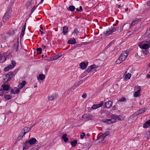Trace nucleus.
<instances>
[{"label": "nucleus", "instance_id": "obj_1", "mask_svg": "<svg viewBox=\"0 0 150 150\" xmlns=\"http://www.w3.org/2000/svg\"><path fill=\"white\" fill-rule=\"evenodd\" d=\"M129 49L123 52L119 57V59L116 61L117 64H119L123 61L126 58L128 55V53L130 51Z\"/></svg>", "mask_w": 150, "mask_h": 150}, {"label": "nucleus", "instance_id": "obj_2", "mask_svg": "<svg viewBox=\"0 0 150 150\" xmlns=\"http://www.w3.org/2000/svg\"><path fill=\"white\" fill-rule=\"evenodd\" d=\"M12 11V9L11 8H9L7 10L3 17V21L4 23H6L8 21L11 16Z\"/></svg>", "mask_w": 150, "mask_h": 150}, {"label": "nucleus", "instance_id": "obj_3", "mask_svg": "<svg viewBox=\"0 0 150 150\" xmlns=\"http://www.w3.org/2000/svg\"><path fill=\"white\" fill-rule=\"evenodd\" d=\"M14 76V74L12 72H8L4 76V82L6 83L11 80Z\"/></svg>", "mask_w": 150, "mask_h": 150}, {"label": "nucleus", "instance_id": "obj_4", "mask_svg": "<svg viewBox=\"0 0 150 150\" xmlns=\"http://www.w3.org/2000/svg\"><path fill=\"white\" fill-rule=\"evenodd\" d=\"M146 109L145 108H143V109H141L137 111L135 114H133L130 117L132 119L134 118L136 116H137V115H139L142 113H144L145 112L146 110Z\"/></svg>", "mask_w": 150, "mask_h": 150}, {"label": "nucleus", "instance_id": "obj_5", "mask_svg": "<svg viewBox=\"0 0 150 150\" xmlns=\"http://www.w3.org/2000/svg\"><path fill=\"white\" fill-rule=\"evenodd\" d=\"M138 46L139 47H150V42L142 41L139 43Z\"/></svg>", "mask_w": 150, "mask_h": 150}, {"label": "nucleus", "instance_id": "obj_6", "mask_svg": "<svg viewBox=\"0 0 150 150\" xmlns=\"http://www.w3.org/2000/svg\"><path fill=\"white\" fill-rule=\"evenodd\" d=\"M36 142H37V140L36 139L33 138L30 139L29 141H26L25 143V145H26V144H28L29 146V144L30 145H32L34 144Z\"/></svg>", "mask_w": 150, "mask_h": 150}, {"label": "nucleus", "instance_id": "obj_7", "mask_svg": "<svg viewBox=\"0 0 150 150\" xmlns=\"http://www.w3.org/2000/svg\"><path fill=\"white\" fill-rule=\"evenodd\" d=\"M141 21V19L140 18H135L130 25V27L132 28V27H133L136 24H138L139 22H140Z\"/></svg>", "mask_w": 150, "mask_h": 150}, {"label": "nucleus", "instance_id": "obj_8", "mask_svg": "<svg viewBox=\"0 0 150 150\" xmlns=\"http://www.w3.org/2000/svg\"><path fill=\"white\" fill-rule=\"evenodd\" d=\"M111 118H112L113 119L114 121H115V122L117 121V120H122V117L116 115H112L111 116Z\"/></svg>", "mask_w": 150, "mask_h": 150}, {"label": "nucleus", "instance_id": "obj_9", "mask_svg": "<svg viewBox=\"0 0 150 150\" xmlns=\"http://www.w3.org/2000/svg\"><path fill=\"white\" fill-rule=\"evenodd\" d=\"M112 118L110 119H104L102 120V122H103L107 123L108 124H111L112 123L115 122V121L113 120Z\"/></svg>", "mask_w": 150, "mask_h": 150}, {"label": "nucleus", "instance_id": "obj_10", "mask_svg": "<svg viewBox=\"0 0 150 150\" xmlns=\"http://www.w3.org/2000/svg\"><path fill=\"white\" fill-rule=\"evenodd\" d=\"M88 63V62H86V63L84 62L81 63L80 65V68L83 69H85L87 67Z\"/></svg>", "mask_w": 150, "mask_h": 150}, {"label": "nucleus", "instance_id": "obj_11", "mask_svg": "<svg viewBox=\"0 0 150 150\" xmlns=\"http://www.w3.org/2000/svg\"><path fill=\"white\" fill-rule=\"evenodd\" d=\"M26 23H25L24 25L23 26L22 30H21V35H20V39H21L23 37L25 33V28H26Z\"/></svg>", "mask_w": 150, "mask_h": 150}, {"label": "nucleus", "instance_id": "obj_12", "mask_svg": "<svg viewBox=\"0 0 150 150\" xmlns=\"http://www.w3.org/2000/svg\"><path fill=\"white\" fill-rule=\"evenodd\" d=\"M103 101H101L100 103L93 105L92 107L91 108L93 109H96L102 106L103 105Z\"/></svg>", "mask_w": 150, "mask_h": 150}, {"label": "nucleus", "instance_id": "obj_13", "mask_svg": "<svg viewBox=\"0 0 150 150\" xmlns=\"http://www.w3.org/2000/svg\"><path fill=\"white\" fill-rule=\"evenodd\" d=\"M83 117L86 119L87 120H91L92 118V116L90 114H85L83 116Z\"/></svg>", "mask_w": 150, "mask_h": 150}, {"label": "nucleus", "instance_id": "obj_14", "mask_svg": "<svg viewBox=\"0 0 150 150\" xmlns=\"http://www.w3.org/2000/svg\"><path fill=\"white\" fill-rule=\"evenodd\" d=\"M142 49V50L141 51L143 54L147 55L149 53L148 49L149 47H140Z\"/></svg>", "mask_w": 150, "mask_h": 150}, {"label": "nucleus", "instance_id": "obj_15", "mask_svg": "<svg viewBox=\"0 0 150 150\" xmlns=\"http://www.w3.org/2000/svg\"><path fill=\"white\" fill-rule=\"evenodd\" d=\"M112 102L111 101H107L105 103V107L107 108H109L112 105Z\"/></svg>", "mask_w": 150, "mask_h": 150}, {"label": "nucleus", "instance_id": "obj_16", "mask_svg": "<svg viewBox=\"0 0 150 150\" xmlns=\"http://www.w3.org/2000/svg\"><path fill=\"white\" fill-rule=\"evenodd\" d=\"M76 43V41L75 39H73L72 38H70L68 40L67 43L70 44H74Z\"/></svg>", "mask_w": 150, "mask_h": 150}, {"label": "nucleus", "instance_id": "obj_17", "mask_svg": "<svg viewBox=\"0 0 150 150\" xmlns=\"http://www.w3.org/2000/svg\"><path fill=\"white\" fill-rule=\"evenodd\" d=\"M30 128L28 127H24L23 130H22L21 132H23V134L25 135L28 132L30 131Z\"/></svg>", "mask_w": 150, "mask_h": 150}, {"label": "nucleus", "instance_id": "obj_18", "mask_svg": "<svg viewBox=\"0 0 150 150\" xmlns=\"http://www.w3.org/2000/svg\"><path fill=\"white\" fill-rule=\"evenodd\" d=\"M139 88V89L134 93V96L135 97L139 96L140 95V91L141 90V88L138 86L137 87V88Z\"/></svg>", "mask_w": 150, "mask_h": 150}, {"label": "nucleus", "instance_id": "obj_19", "mask_svg": "<svg viewBox=\"0 0 150 150\" xmlns=\"http://www.w3.org/2000/svg\"><path fill=\"white\" fill-rule=\"evenodd\" d=\"M63 30L62 31V33L63 35H66L68 32V28L66 26H64L63 27Z\"/></svg>", "mask_w": 150, "mask_h": 150}, {"label": "nucleus", "instance_id": "obj_20", "mask_svg": "<svg viewBox=\"0 0 150 150\" xmlns=\"http://www.w3.org/2000/svg\"><path fill=\"white\" fill-rule=\"evenodd\" d=\"M26 83V81H23L22 82L20 83L18 85V87L20 89H21L23 87Z\"/></svg>", "mask_w": 150, "mask_h": 150}, {"label": "nucleus", "instance_id": "obj_21", "mask_svg": "<svg viewBox=\"0 0 150 150\" xmlns=\"http://www.w3.org/2000/svg\"><path fill=\"white\" fill-rule=\"evenodd\" d=\"M25 135L23 134V132H21L19 134L17 138V141H20V140L21 139L23 138V136Z\"/></svg>", "mask_w": 150, "mask_h": 150}, {"label": "nucleus", "instance_id": "obj_22", "mask_svg": "<svg viewBox=\"0 0 150 150\" xmlns=\"http://www.w3.org/2000/svg\"><path fill=\"white\" fill-rule=\"evenodd\" d=\"M124 76L125 79H129L131 77V74L129 73H127V72L124 75Z\"/></svg>", "mask_w": 150, "mask_h": 150}, {"label": "nucleus", "instance_id": "obj_23", "mask_svg": "<svg viewBox=\"0 0 150 150\" xmlns=\"http://www.w3.org/2000/svg\"><path fill=\"white\" fill-rule=\"evenodd\" d=\"M75 9V7L73 5L70 6L69 7L67 8V10L71 11H74Z\"/></svg>", "mask_w": 150, "mask_h": 150}, {"label": "nucleus", "instance_id": "obj_24", "mask_svg": "<svg viewBox=\"0 0 150 150\" xmlns=\"http://www.w3.org/2000/svg\"><path fill=\"white\" fill-rule=\"evenodd\" d=\"M57 97L56 94H54L49 97L48 99L52 100L55 98Z\"/></svg>", "mask_w": 150, "mask_h": 150}, {"label": "nucleus", "instance_id": "obj_25", "mask_svg": "<svg viewBox=\"0 0 150 150\" xmlns=\"http://www.w3.org/2000/svg\"><path fill=\"white\" fill-rule=\"evenodd\" d=\"M1 87L3 88V90L4 91H7L9 88V86L7 85L3 84L2 85Z\"/></svg>", "mask_w": 150, "mask_h": 150}, {"label": "nucleus", "instance_id": "obj_26", "mask_svg": "<svg viewBox=\"0 0 150 150\" xmlns=\"http://www.w3.org/2000/svg\"><path fill=\"white\" fill-rule=\"evenodd\" d=\"M45 76L43 74H41L38 77H37V79L38 80L40 79L41 80H42L45 78Z\"/></svg>", "mask_w": 150, "mask_h": 150}, {"label": "nucleus", "instance_id": "obj_27", "mask_svg": "<svg viewBox=\"0 0 150 150\" xmlns=\"http://www.w3.org/2000/svg\"><path fill=\"white\" fill-rule=\"evenodd\" d=\"M67 134H64L62 136V139L64 140V142H67L68 140V138L66 137Z\"/></svg>", "mask_w": 150, "mask_h": 150}, {"label": "nucleus", "instance_id": "obj_28", "mask_svg": "<svg viewBox=\"0 0 150 150\" xmlns=\"http://www.w3.org/2000/svg\"><path fill=\"white\" fill-rule=\"evenodd\" d=\"M112 33V31L109 28V29L108 30H107L106 32H104V33L106 36H108L110 34H111Z\"/></svg>", "mask_w": 150, "mask_h": 150}, {"label": "nucleus", "instance_id": "obj_29", "mask_svg": "<svg viewBox=\"0 0 150 150\" xmlns=\"http://www.w3.org/2000/svg\"><path fill=\"white\" fill-rule=\"evenodd\" d=\"M150 35V27L147 30L144 36V37H146Z\"/></svg>", "mask_w": 150, "mask_h": 150}, {"label": "nucleus", "instance_id": "obj_30", "mask_svg": "<svg viewBox=\"0 0 150 150\" xmlns=\"http://www.w3.org/2000/svg\"><path fill=\"white\" fill-rule=\"evenodd\" d=\"M145 137L147 139H149L150 138V129L146 132Z\"/></svg>", "mask_w": 150, "mask_h": 150}, {"label": "nucleus", "instance_id": "obj_31", "mask_svg": "<svg viewBox=\"0 0 150 150\" xmlns=\"http://www.w3.org/2000/svg\"><path fill=\"white\" fill-rule=\"evenodd\" d=\"M77 143V141L76 140L74 141H71V144L72 146L75 147Z\"/></svg>", "mask_w": 150, "mask_h": 150}, {"label": "nucleus", "instance_id": "obj_32", "mask_svg": "<svg viewBox=\"0 0 150 150\" xmlns=\"http://www.w3.org/2000/svg\"><path fill=\"white\" fill-rule=\"evenodd\" d=\"M4 98L7 100H9L11 98V96L10 95H4Z\"/></svg>", "mask_w": 150, "mask_h": 150}, {"label": "nucleus", "instance_id": "obj_33", "mask_svg": "<svg viewBox=\"0 0 150 150\" xmlns=\"http://www.w3.org/2000/svg\"><path fill=\"white\" fill-rule=\"evenodd\" d=\"M89 44V42H82L77 45V47L81 46L83 45H86Z\"/></svg>", "mask_w": 150, "mask_h": 150}, {"label": "nucleus", "instance_id": "obj_34", "mask_svg": "<svg viewBox=\"0 0 150 150\" xmlns=\"http://www.w3.org/2000/svg\"><path fill=\"white\" fill-rule=\"evenodd\" d=\"M36 50L38 54H40L42 53V50L40 47L37 48Z\"/></svg>", "mask_w": 150, "mask_h": 150}, {"label": "nucleus", "instance_id": "obj_35", "mask_svg": "<svg viewBox=\"0 0 150 150\" xmlns=\"http://www.w3.org/2000/svg\"><path fill=\"white\" fill-rule=\"evenodd\" d=\"M1 61L2 62H4L6 60V58L5 57L1 55Z\"/></svg>", "mask_w": 150, "mask_h": 150}, {"label": "nucleus", "instance_id": "obj_36", "mask_svg": "<svg viewBox=\"0 0 150 150\" xmlns=\"http://www.w3.org/2000/svg\"><path fill=\"white\" fill-rule=\"evenodd\" d=\"M83 82V80H80L78 81L76 83V86H78L80 84H81Z\"/></svg>", "mask_w": 150, "mask_h": 150}, {"label": "nucleus", "instance_id": "obj_37", "mask_svg": "<svg viewBox=\"0 0 150 150\" xmlns=\"http://www.w3.org/2000/svg\"><path fill=\"white\" fill-rule=\"evenodd\" d=\"M25 145L24 143L23 145V150H26V149H28L29 146L28 145V144H26V145Z\"/></svg>", "mask_w": 150, "mask_h": 150}, {"label": "nucleus", "instance_id": "obj_38", "mask_svg": "<svg viewBox=\"0 0 150 150\" xmlns=\"http://www.w3.org/2000/svg\"><path fill=\"white\" fill-rule=\"evenodd\" d=\"M76 10L78 12H81L83 10L82 7L81 6H79V8H77Z\"/></svg>", "mask_w": 150, "mask_h": 150}, {"label": "nucleus", "instance_id": "obj_39", "mask_svg": "<svg viewBox=\"0 0 150 150\" xmlns=\"http://www.w3.org/2000/svg\"><path fill=\"white\" fill-rule=\"evenodd\" d=\"M115 42V41H114V40H113V41H111L108 45V47H110L111 46H113V44Z\"/></svg>", "mask_w": 150, "mask_h": 150}, {"label": "nucleus", "instance_id": "obj_40", "mask_svg": "<svg viewBox=\"0 0 150 150\" xmlns=\"http://www.w3.org/2000/svg\"><path fill=\"white\" fill-rule=\"evenodd\" d=\"M126 98L125 97H122L119 100V101L121 102H123L125 101L126 100Z\"/></svg>", "mask_w": 150, "mask_h": 150}, {"label": "nucleus", "instance_id": "obj_41", "mask_svg": "<svg viewBox=\"0 0 150 150\" xmlns=\"http://www.w3.org/2000/svg\"><path fill=\"white\" fill-rule=\"evenodd\" d=\"M15 47H18L19 46V42L18 40L16 41L14 43Z\"/></svg>", "mask_w": 150, "mask_h": 150}, {"label": "nucleus", "instance_id": "obj_42", "mask_svg": "<svg viewBox=\"0 0 150 150\" xmlns=\"http://www.w3.org/2000/svg\"><path fill=\"white\" fill-rule=\"evenodd\" d=\"M79 31L77 28H76L74 29L73 32L74 33H75L76 35H77L79 33Z\"/></svg>", "mask_w": 150, "mask_h": 150}, {"label": "nucleus", "instance_id": "obj_43", "mask_svg": "<svg viewBox=\"0 0 150 150\" xmlns=\"http://www.w3.org/2000/svg\"><path fill=\"white\" fill-rule=\"evenodd\" d=\"M54 60L57 59H58L59 57H61V55H60L59 54L56 55L55 56H54Z\"/></svg>", "mask_w": 150, "mask_h": 150}, {"label": "nucleus", "instance_id": "obj_44", "mask_svg": "<svg viewBox=\"0 0 150 150\" xmlns=\"http://www.w3.org/2000/svg\"><path fill=\"white\" fill-rule=\"evenodd\" d=\"M32 3L31 1H28L27 2V4H26V6L27 7H29L31 5Z\"/></svg>", "mask_w": 150, "mask_h": 150}, {"label": "nucleus", "instance_id": "obj_45", "mask_svg": "<svg viewBox=\"0 0 150 150\" xmlns=\"http://www.w3.org/2000/svg\"><path fill=\"white\" fill-rule=\"evenodd\" d=\"M110 29L111 30H112V33L115 32L116 30V28L112 27H111V28H110Z\"/></svg>", "mask_w": 150, "mask_h": 150}, {"label": "nucleus", "instance_id": "obj_46", "mask_svg": "<svg viewBox=\"0 0 150 150\" xmlns=\"http://www.w3.org/2000/svg\"><path fill=\"white\" fill-rule=\"evenodd\" d=\"M4 93V90H3L2 88H1L0 89V96H2L3 95Z\"/></svg>", "mask_w": 150, "mask_h": 150}, {"label": "nucleus", "instance_id": "obj_47", "mask_svg": "<svg viewBox=\"0 0 150 150\" xmlns=\"http://www.w3.org/2000/svg\"><path fill=\"white\" fill-rule=\"evenodd\" d=\"M90 67L91 68V69L92 70L93 69L96 68V65L95 64H93L90 66Z\"/></svg>", "mask_w": 150, "mask_h": 150}, {"label": "nucleus", "instance_id": "obj_48", "mask_svg": "<svg viewBox=\"0 0 150 150\" xmlns=\"http://www.w3.org/2000/svg\"><path fill=\"white\" fill-rule=\"evenodd\" d=\"M149 127V125L145 122L143 125V127L144 128H146Z\"/></svg>", "mask_w": 150, "mask_h": 150}, {"label": "nucleus", "instance_id": "obj_49", "mask_svg": "<svg viewBox=\"0 0 150 150\" xmlns=\"http://www.w3.org/2000/svg\"><path fill=\"white\" fill-rule=\"evenodd\" d=\"M38 5L36 6L35 7V6H34L32 9L31 10V13H32L35 10V9L37 7V6H38Z\"/></svg>", "mask_w": 150, "mask_h": 150}, {"label": "nucleus", "instance_id": "obj_50", "mask_svg": "<svg viewBox=\"0 0 150 150\" xmlns=\"http://www.w3.org/2000/svg\"><path fill=\"white\" fill-rule=\"evenodd\" d=\"M85 135V134L83 132L82 133V134L80 135V137L81 139H83L84 138V137Z\"/></svg>", "mask_w": 150, "mask_h": 150}, {"label": "nucleus", "instance_id": "obj_51", "mask_svg": "<svg viewBox=\"0 0 150 150\" xmlns=\"http://www.w3.org/2000/svg\"><path fill=\"white\" fill-rule=\"evenodd\" d=\"M11 65H12L14 67L16 65V62L15 61L12 60L11 61Z\"/></svg>", "mask_w": 150, "mask_h": 150}, {"label": "nucleus", "instance_id": "obj_52", "mask_svg": "<svg viewBox=\"0 0 150 150\" xmlns=\"http://www.w3.org/2000/svg\"><path fill=\"white\" fill-rule=\"evenodd\" d=\"M18 47L14 48L13 50V52H16L18 51Z\"/></svg>", "mask_w": 150, "mask_h": 150}, {"label": "nucleus", "instance_id": "obj_53", "mask_svg": "<svg viewBox=\"0 0 150 150\" xmlns=\"http://www.w3.org/2000/svg\"><path fill=\"white\" fill-rule=\"evenodd\" d=\"M92 70L91 69V68L90 67H88L87 69L86 70V71L87 72H89L91 71Z\"/></svg>", "mask_w": 150, "mask_h": 150}, {"label": "nucleus", "instance_id": "obj_54", "mask_svg": "<svg viewBox=\"0 0 150 150\" xmlns=\"http://www.w3.org/2000/svg\"><path fill=\"white\" fill-rule=\"evenodd\" d=\"M10 69V68H9V67L7 66V67L4 68V71H8Z\"/></svg>", "mask_w": 150, "mask_h": 150}, {"label": "nucleus", "instance_id": "obj_55", "mask_svg": "<svg viewBox=\"0 0 150 150\" xmlns=\"http://www.w3.org/2000/svg\"><path fill=\"white\" fill-rule=\"evenodd\" d=\"M20 91V89L19 88H17L15 92V94L18 93Z\"/></svg>", "mask_w": 150, "mask_h": 150}, {"label": "nucleus", "instance_id": "obj_56", "mask_svg": "<svg viewBox=\"0 0 150 150\" xmlns=\"http://www.w3.org/2000/svg\"><path fill=\"white\" fill-rule=\"evenodd\" d=\"M107 136L105 134H104L101 136V137H102L103 138V140Z\"/></svg>", "mask_w": 150, "mask_h": 150}, {"label": "nucleus", "instance_id": "obj_57", "mask_svg": "<svg viewBox=\"0 0 150 150\" xmlns=\"http://www.w3.org/2000/svg\"><path fill=\"white\" fill-rule=\"evenodd\" d=\"M54 57H50L49 59L48 60L49 61H53L54 60V58H53Z\"/></svg>", "mask_w": 150, "mask_h": 150}, {"label": "nucleus", "instance_id": "obj_58", "mask_svg": "<svg viewBox=\"0 0 150 150\" xmlns=\"http://www.w3.org/2000/svg\"><path fill=\"white\" fill-rule=\"evenodd\" d=\"M9 67V68H10V69L13 68L14 67L12 65H9L8 66Z\"/></svg>", "mask_w": 150, "mask_h": 150}, {"label": "nucleus", "instance_id": "obj_59", "mask_svg": "<svg viewBox=\"0 0 150 150\" xmlns=\"http://www.w3.org/2000/svg\"><path fill=\"white\" fill-rule=\"evenodd\" d=\"M146 124H147L149 125H150V119L146 121Z\"/></svg>", "mask_w": 150, "mask_h": 150}, {"label": "nucleus", "instance_id": "obj_60", "mask_svg": "<svg viewBox=\"0 0 150 150\" xmlns=\"http://www.w3.org/2000/svg\"><path fill=\"white\" fill-rule=\"evenodd\" d=\"M86 96L87 95L86 93H83L82 96V97L83 98H86Z\"/></svg>", "mask_w": 150, "mask_h": 150}, {"label": "nucleus", "instance_id": "obj_61", "mask_svg": "<svg viewBox=\"0 0 150 150\" xmlns=\"http://www.w3.org/2000/svg\"><path fill=\"white\" fill-rule=\"evenodd\" d=\"M110 133V132L108 131H107L105 132L104 133V134H105V135L107 136Z\"/></svg>", "mask_w": 150, "mask_h": 150}, {"label": "nucleus", "instance_id": "obj_62", "mask_svg": "<svg viewBox=\"0 0 150 150\" xmlns=\"http://www.w3.org/2000/svg\"><path fill=\"white\" fill-rule=\"evenodd\" d=\"M11 94H15V92L14 91L13 89L11 90Z\"/></svg>", "mask_w": 150, "mask_h": 150}, {"label": "nucleus", "instance_id": "obj_63", "mask_svg": "<svg viewBox=\"0 0 150 150\" xmlns=\"http://www.w3.org/2000/svg\"><path fill=\"white\" fill-rule=\"evenodd\" d=\"M147 4L148 5L150 6V1H148Z\"/></svg>", "mask_w": 150, "mask_h": 150}, {"label": "nucleus", "instance_id": "obj_64", "mask_svg": "<svg viewBox=\"0 0 150 150\" xmlns=\"http://www.w3.org/2000/svg\"><path fill=\"white\" fill-rule=\"evenodd\" d=\"M146 77L148 78H150V74H148L146 75Z\"/></svg>", "mask_w": 150, "mask_h": 150}]
</instances>
